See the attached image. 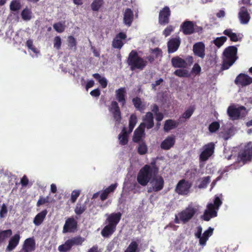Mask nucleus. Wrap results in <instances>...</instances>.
Listing matches in <instances>:
<instances>
[{
	"label": "nucleus",
	"mask_w": 252,
	"mask_h": 252,
	"mask_svg": "<svg viewBox=\"0 0 252 252\" xmlns=\"http://www.w3.org/2000/svg\"><path fill=\"white\" fill-rule=\"evenodd\" d=\"M171 63L173 66L175 67H186L187 65L186 62L184 59L179 57L172 58Z\"/></svg>",
	"instance_id": "nucleus-28"
},
{
	"label": "nucleus",
	"mask_w": 252,
	"mask_h": 252,
	"mask_svg": "<svg viewBox=\"0 0 252 252\" xmlns=\"http://www.w3.org/2000/svg\"><path fill=\"white\" fill-rule=\"evenodd\" d=\"M237 49L234 46L227 48L223 52L222 68L228 69L231 66L237 59L236 54Z\"/></svg>",
	"instance_id": "nucleus-3"
},
{
	"label": "nucleus",
	"mask_w": 252,
	"mask_h": 252,
	"mask_svg": "<svg viewBox=\"0 0 252 252\" xmlns=\"http://www.w3.org/2000/svg\"><path fill=\"white\" fill-rule=\"evenodd\" d=\"M61 46V38L60 36H56L54 39V47L59 50Z\"/></svg>",
	"instance_id": "nucleus-52"
},
{
	"label": "nucleus",
	"mask_w": 252,
	"mask_h": 252,
	"mask_svg": "<svg viewBox=\"0 0 252 252\" xmlns=\"http://www.w3.org/2000/svg\"><path fill=\"white\" fill-rule=\"evenodd\" d=\"M210 182V177L209 176L202 178L200 184L198 185V188L200 189L205 188Z\"/></svg>",
	"instance_id": "nucleus-44"
},
{
	"label": "nucleus",
	"mask_w": 252,
	"mask_h": 252,
	"mask_svg": "<svg viewBox=\"0 0 252 252\" xmlns=\"http://www.w3.org/2000/svg\"><path fill=\"white\" fill-rule=\"evenodd\" d=\"M117 186V184H112V185H110L107 188L109 190V191L111 192L115 190V189L116 188Z\"/></svg>",
	"instance_id": "nucleus-63"
},
{
	"label": "nucleus",
	"mask_w": 252,
	"mask_h": 252,
	"mask_svg": "<svg viewBox=\"0 0 252 252\" xmlns=\"http://www.w3.org/2000/svg\"><path fill=\"white\" fill-rule=\"evenodd\" d=\"M238 18L242 24H247L249 23L251 17L246 7L240 8L238 13Z\"/></svg>",
	"instance_id": "nucleus-15"
},
{
	"label": "nucleus",
	"mask_w": 252,
	"mask_h": 252,
	"mask_svg": "<svg viewBox=\"0 0 252 252\" xmlns=\"http://www.w3.org/2000/svg\"><path fill=\"white\" fill-rule=\"evenodd\" d=\"M126 91L125 88H120L116 91V97L117 100L124 106L126 103L125 96Z\"/></svg>",
	"instance_id": "nucleus-25"
},
{
	"label": "nucleus",
	"mask_w": 252,
	"mask_h": 252,
	"mask_svg": "<svg viewBox=\"0 0 252 252\" xmlns=\"http://www.w3.org/2000/svg\"><path fill=\"white\" fill-rule=\"evenodd\" d=\"M127 62L128 64L130 65L132 70L135 69L142 70L147 65V61L139 57L137 53L134 51H132L130 53Z\"/></svg>",
	"instance_id": "nucleus-5"
},
{
	"label": "nucleus",
	"mask_w": 252,
	"mask_h": 252,
	"mask_svg": "<svg viewBox=\"0 0 252 252\" xmlns=\"http://www.w3.org/2000/svg\"><path fill=\"white\" fill-rule=\"evenodd\" d=\"M144 135V128L139 126L134 131L133 140L135 142L139 141Z\"/></svg>",
	"instance_id": "nucleus-30"
},
{
	"label": "nucleus",
	"mask_w": 252,
	"mask_h": 252,
	"mask_svg": "<svg viewBox=\"0 0 252 252\" xmlns=\"http://www.w3.org/2000/svg\"><path fill=\"white\" fill-rule=\"evenodd\" d=\"M223 34L227 35L232 41L236 42L239 40V35H238L236 33L233 32L231 29L224 30Z\"/></svg>",
	"instance_id": "nucleus-33"
},
{
	"label": "nucleus",
	"mask_w": 252,
	"mask_h": 252,
	"mask_svg": "<svg viewBox=\"0 0 252 252\" xmlns=\"http://www.w3.org/2000/svg\"><path fill=\"white\" fill-rule=\"evenodd\" d=\"M83 242V239L80 237L74 238L66 241L64 245L59 247L60 251H67L74 245L81 244Z\"/></svg>",
	"instance_id": "nucleus-13"
},
{
	"label": "nucleus",
	"mask_w": 252,
	"mask_h": 252,
	"mask_svg": "<svg viewBox=\"0 0 252 252\" xmlns=\"http://www.w3.org/2000/svg\"><path fill=\"white\" fill-rule=\"evenodd\" d=\"M93 77L98 80L102 88H105L107 85V81L105 78L101 77L99 74L95 73L93 75Z\"/></svg>",
	"instance_id": "nucleus-38"
},
{
	"label": "nucleus",
	"mask_w": 252,
	"mask_h": 252,
	"mask_svg": "<svg viewBox=\"0 0 252 252\" xmlns=\"http://www.w3.org/2000/svg\"><path fill=\"white\" fill-rule=\"evenodd\" d=\"M138 152L140 155H143L147 153V147L145 143H141L138 148Z\"/></svg>",
	"instance_id": "nucleus-51"
},
{
	"label": "nucleus",
	"mask_w": 252,
	"mask_h": 252,
	"mask_svg": "<svg viewBox=\"0 0 252 252\" xmlns=\"http://www.w3.org/2000/svg\"><path fill=\"white\" fill-rule=\"evenodd\" d=\"M20 240V235L19 234H15L13 236L9 242L8 246L7 247L6 250L8 251H12L18 245Z\"/></svg>",
	"instance_id": "nucleus-29"
},
{
	"label": "nucleus",
	"mask_w": 252,
	"mask_h": 252,
	"mask_svg": "<svg viewBox=\"0 0 252 252\" xmlns=\"http://www.w3.org/2000/svg\"><path fill=\"white\" fill-rule=\"evenodd\" d=\"M177 125V124L176 122L171 120H167L164 126V130L165 131H168L176 127Z\"/></svg>",
	"instance_id": "nucleus-37"
},
{
	"label": "nucleus",
	"mask_w": 252,
	"mask_h": 252,
	"mask_svg": "<svg viewBox=\"0 0 252 252\" xmlns=\"http://www.w3.org/2000/svg\"><path fill=\"white\" fill-rule=\"evenodd\" d=\"M180 44V40L179 38L171 39L168 42V50L169 53H173L176 51Z\"/></svg>",
	"instance_id": "nucleus-24"
},
{
	"label": "nucleus",
	"mask_w": 252,
	"mask_h": 252,
	"mask_svg": "<svg viewBox=\"0 0 252 252\" xmlns=\"http://www.w3.org/2000/svg\"><path fill=\"white\" fill-rule=\"evenodd\" d=\"M174 27L172 26H168L163 32V34L167 37L169 36L171 33L174 31Z\"/></svg>",
	"instance_id": "nucleus-53"
},
{
	"label": "nucleus",
	"mask_w": 252,
	"mask_h": 252,
	"mask_svg": "<svg viewBox=\"0 0 252 252\" xmlns=\"http://www.w3.org/2000/svg\"><path fill=\"white\" fill-rule=\"evenodd\" d=\"M221 204L222 202L220 198L218 196H216L214 203H211L207 205V209L202 216L203 220L208 221L211 218L216 217L217 211Z\"/></svg>",
	"instance_id": "nucleus-4"
},
{
	"label": "nucleus",
	"mask_w": 252,
	"mask_h": 252,
	"mask_svg": "<svg viewBox=\"0 0 252 252\" xmlns=\"http://www.w3.org/2000/svg\"><path fill=\"white\" fill-rule=\"evenodd\" d=\"M80 193V190H73L71 193V200L72 202H74L79 196Z\"/></svg>",
	"instance_id": "nucleus-54"
},
{
	"label": "nucleus",
	"mask_w": 252,
	"mask_h": 252,
	"mask_svg": "<svg viewBox=\"0 0 252 252\" xmlns=\"http://www.w3.org/2000/svg\"><path fill=\"white\" fill-rule=\"evenodd\" d=\"M163 81L162 79H159L157 80L154 83L152 84L153 88L155 89V87L158 85H159Z\"/></svg>",
	"instance_id": "nucleus-60"
},
{
	"label": "nucleus",
	"mask_w": 252,
	"mask_h": 252,
	"mask_svg": "<svg viewBox=\"0 0 252 252\" xmlns=\"http://www.w3.org/2000/svg\"><path fill=\"white\" fill-rule=\"evenodd\" d=\"M76 221L75 220L74 218H70L67 219L65 223L63 226V232L66 233L67 232H72L76 229Z\"/></svg>",
	"instance_id": "nucleus-18"
},
{
	"label": "nucleus",
	"mask_w": 252,
	"mask_h": 252,
	"mask_svg": "<svg viewBox=\"0 0 252 252\" xmlns=\"http://www.w3.org/2000/svg\"><path fill=\"white\" fill-rule=\"evenodd\" d=\"M21 17L24 21H29L32 17L31 9L26 8L21 12Z\"/></svg>",
	"instance_id": "nucleus-36"
},
{
	"label": "nucleus",
	"mask_w": 252,
	"mask_h": 252,
	"mask_svg": "<svg viewBox=\"0 0 252 252\" xmlns=\"http://www.w3.org/2000/svg\"><path fill=\"white\" fill-rule=\"evenodd\" d=\"M201 70L200 66L198 64L195 63L192 68L191 72L195 75H197L200 72Z\"/></svg>",
	"instance_id": "nucleus-56"
},
{
	"label": "nucleus",
	"mask_w": 252,
	"mask_h": 252,
	"mask_svg": "<svg viewBox=\"0 0 252 252\" xmlns=\"http://www.w3.org/2000/svg\"><path fill=\"white\" fill-rule=\"evenodd\" d=\"M226 39L227 38L225 36L217 37L214 40V43L218 47H220L226 41Z\"/></svg>",
	"instance_id": "nucleus-42"
},
{
	"label": "nucleus",
	"mask_w": 252,
	"mask_h": 252,
	"mask_svg": "<svg viewBox=\"0 0 252 252\" xmlns=\"http://www.w3.org/2000/svg\"><path fill=\"white\" fill-rule=\"evenodd\" d=\"M157 169L149 165H145L139 171L137 180L142 186L147 185L150 180L157 173Z\"/></svg>",
	"instance_id": "nucleus-2"
},
{
	"label": "nucleus",
	"mask_w": 252,
	"mask_h": 252,
	"mask_svg": "<svg viewBox=\"0 0 252 252\" xmlns=\"http://www.w3.org/2000/svg\"><path fill=\"white\" fill-rule=\"evenodd\" d=\"M174 74L181 77H187L189 76V72L187 70L177 69L174 72Z\"/></svg>",
	"instance_id": "nucleus-45"
},
{
	"label": "nucleus",
	"mask_w": 252,
	"mask_h": 252,
	"mask_svg": "<svg viewBox=\"0 0 252 252\" xmlns=\"http://www.w3.org/2000/svg\"><path fill=\"white\" fill-rule=\"evenodd\" d=\"M121 216L122 214L120 212L114 213L108 215L105 221L107 225L101 232V234L103 237H108L115 232L116 226L119 223Z\"/></svg>",
	"instance_id": "nucleus-1"
},
{
	"label": "nucleus",
	"mask_w": 252,
	"mask_h": 252,
	"mask_svg": "<svg viewBox=\"0 0 252 252\" xmlns=\"http://www.w3.org/2000/svg\"><path fill=\"white\" fill-rule=\"evenodd\" d=\"M229 116L233 120L243 117L246 114V109L243 106H230L227 110Z\"/></svg>",
	"instance_id": "nucleus-10"
},
{
	"label": "nucleus",
	"mask_w": 252,
	"mask_h": 252,
	"mask_svg": "<svg viewBox=\"0 0 252 252\" xmlns=\"http://www.w3.org/2000/svg\"><path fill=\"white\" fill-rule=\"evenodd\" d=\"M102 5V0H94L91 5L92 8L94 11H97Z\"/></svg>",
	"instance_id": "nucleus-43"
},
{
	"label": "nucleus",
	"mask_w": 252,
	"mask_h": 252,
	"mask_svg": "<svg viewBox=\"0 0 252 252\" xmlns=\"http://www.w3.org/2000/svg\"><path fill=\"white\" fill-rule=\"evenodd\" d=\"M109 111L113 114L114 119L119 122L121 119V113L118 104L116 101H112L109 107Z\"/></svg>",
	"instance_id": "nucleus-19"
},
{
	"label": "nucleus",
	"mask_w": 252,
	"mask_h": 252,
	"mask_svg": "<svg viewBox=\"0 0 252 252\" xmlns=\"http://www.w3.org/2000/svg\"><path fill=\"white\" fill-rule=\"evenodd\" d=\"M220 127V124L217 122L212 123L209 126V131L211 132L216 131Z\"/></svg>",
	"instance_id": "nucleus-49"
},
{
	"label": "nucleus",
	"mask_w": 252,
	"mask_h": 252,
	"mask_svg": "<svg viewBox=\"0 0 252 252\" xmlns=\"http://www.w3.org/2000/svg\"><path fill=\"white\" fill-rule=\"evenodd\" d=\"M138 244L136 242L132 241L129 244L125 252H135Z\"/></svg>",
	"instance_id": "nucleus-46"
},
{
	"label": "nucleus",
	"mask_w": 252,
	"mask_h": 252,
	"mask_svg": "<svg viewBox=\"0 0 252 252\" xmlns=\"http://www.w3.org/2000/svg\"><path fill=\"white\" fill-rule=\"evenodd\" d=\"M46 202V199L45 198H40L37 203V206H40L44 203H45Z\"/></svg>",
	"instance_id": "nucleus-64"
},
{
	"label": "nucleus",
	"mask_w": 252,
	"mask_h": 252,
	"mask_svg": "<svg viewBox=\"0 0 252 252\" xmlns=\"http://www.w3.org/2000/svg\"><path fill=\"white\" fill-rule=\"evenodd\" d=\"M26 45L29 49H32V48L33 47V42L32 40H30V39L27 40V41L26 42Z\"/></svg>",
	"instance_id": "nucleus-61"
},
{
	"label": "nucleus",
	"mask_w": 252,
	"mask_h": 252,
	"mask_svg": "<svg viewBox=\"0 0 252 252\" xmlns=\"http://www.w3.org/2000/svg\"><path fill=\"white\" fill-rule=\"evenodd\" d=\"M132 102L134 106L139 110L142 111L145 109L146 104L143 103L140 98L138 97L134 98Z\"/></svg>",
	"instance_id": "nucleus-34"
},
{
	"label": "nucleus",
	"mask_w": 252,
	"mask_h": 252,
	"mask_svg": "<svg viewBox=\"0 0 252 252\" xmlns=\"http://www.w3.org/2000/svg\"><path fill=\"white\" fill-rule=\"evenodd\" d=\"M85 210V207L84 205L77 204L75 209V212L76 214L80 215L82 214Z\"/></svg>",
	"instance_id": "nucleus-50"
},
{
	"label": "nucleus",
	"mask_w": 252,
	"mask_h": 252,
	"mask_svg": "<svg viewBox=\"0 0 252 252\" xmlns=\"http://www.w3.org/2000/svg\"><path fill=\"white\" fill-rule=\"evenodd\" d=\"M7 213V209L5 204H3L0 210V218H2L5 217Z\"/></svg>",
	"instance_id": "nucleus-55"
},
{
	"label": "nucleus",
	"mask_w": 252,
	"mask_h": 252,
	"mask_svg": "<svg viewBox=\"0 0 252 252\" xmlns=\"http://www.w3.org/2000/svg\"><path fill=\"white\" fill-rule=\"evenodd\" d=\"M119 143L121 145H126L128 142L127 134L125 128H124L121 133L119 135Z\"/></svg>",
	"instance_id": "nucleus-32"
},
{
	"label": "nucleus",
	"mask_w": 252,
	"mask_h": 252,
	"mask_svg": "<svg viewBox=\"0 0 252 252\" xmlns=\"http://www.w3.org/2000/svg\"><path fill=\"white\" fill-rule=\"evenodd\" d=\"M192 184L184 179L180 180L177 184L175 191L179 194L186 195L189 192Z\"/></svg>",
	"instance_id": "nucleus-9"
},
{
	"label": "nucleus",
	"mask_w": 252,
	"mask_h": 252,
	"mask_svg": "<svg viewBox=\"0 0 252 252\" xmlns=\"http://www.w3.org/2000/svg\"><path fill=\"white\" fill-rule=\"evenodd\" d=\"M21 183L22 186H25L28 185L29 180L26 176L23 177L21 179Z\"/></svg>",
	"instance_id": "nucleus-58"
},
{
	"label": "nucleus",
	"mask_w": 252,
	"mask_h": 252,
	"mask_svg": "<svg viewBox=\"0 0 252 252\" xmlns=\"http://www.w3.org/2000/svg\"><path fill=\"white\" fill-rule=\"evenodd\" d=\"M198 208V206H193L190 204L185 210L179 213V218L182 222L186 223L195 215Z\"/></svg>",
	"instance_id": "nucleus-7"
},
{
	"label": "nucleus",
	"mask_w": 252,
	"mask_h": 252,
	"mask_svg": "<svg viewBox=\"0 0 252 252\" xmlns=\"http://www.w3.org/2000/svg\"><path fill=\"white\" fill-rule=\"evenodd\" d=\"M21 7V3L18 0H12L10 4V9L13 11L19 10Z\"/></svg>",
	"instance_id": "nucleus-39"
},
{
	"label": "nucleus",
	"mask_w": 252,
	"mask_h": 252,
	"mask_svg": "<svg viewBox=\"0 0 252 252\" xmlns=\"http://www.w3.org/2000/svg\"><path fill=\"white\" fill-rule=\"evenodd\" d=\"M194 111L193 107H189L183 114V117L185 119H189L193 114Z\"/></svg>",
	"instance_id": "nucleus-47"
},
{
	"label": "nucleus",
	"mask_w": 252,
	"mask_h": 252,
	"mask_svg": "<svg viewBox=\"0 0 252 252\" xmlns=\"http://www.w3.org/2000/svg\"><path fill=\"white\" fill-rule=\"evenodd\" d=\"M143 128L146 127L150 129L154 126V119L153 114L151 112H147L143 118V122L139 125Z\"/></svg>",
	"instance_id": "nucleus-14"
},
{
	"label": "nucleus",
	"mask_w": 252,
	"mask_h": 252,
	"mask_svg": "<svg viewBox=\"0 0 252 252\" xmlns=\"http://www.w3.org/2000/svg\"><path fill=\"white\" fill-rule=\"evenodd\" d=\"M252 159V147L248 144L245 148L241 150L238 154L237 161L242 164H245L247 161Z\"/></svg>",
	"instance_id": "nucleus-8"
},
{
	"label": "nucleus",
	"mask_w": 252,
	"mask_h": 252,
	"mask_svg": "<svg viewBox=\"0 0 252 252\" xmlns=\"http://www.w3.org/2000/svg\"><path fill=\"white\" fill-rule=\"evenodd\" d=\"M235 83L241 86H247L252 83V78L247 75L240 74L235 79Z\"/></svg>",
	"instance_id": "nucleus-21"
},
{
	"label": "nucleus",
	"mask_w": 252,
	"mask_h": 252,
	"mask_svg": "<svg viewBox=\"0 0 252 252\" xmlns=\"http://www.w3.org/2000/svg\"><path fill=\"white\" fill-rule=\"evenodd\" d=\"M90 94L93 96H98L100 95V91L99 89H95L91 92Z\"/></svg>",
	"instance_id": "nucleus-57"
},
{
	"label": "nucleus",
	"mask_w": 252,
	"mask_h": 252,
	"mask_svg": "<svg viewBox=\"0 0 252 252\" xmlns=\"http://www.w3.org/2000/svg\"><path fill=\"white\" fill-rule=\"evenodd\" d=\"M94 82L93 80H89L86 85V89L87 90H88L89 88H92L94 86Z\"/></svg>",
	"instance_id": "nucleus-59"
},
{
	"label": "nucleus",
	"mask_w": 252,
	"mask_h": 252,
	"mask_svg": "<svg viewBox=\"0 0 252 252\" xmlns=\"http://www.w3.org/2000/svg\"><path fill=\"white\" fill-rule=\"evenodd\" d=\"M12 235V231L10 229L6 230L0 232V246L8 238Z\"/></svg>",
	"instance_id": "nucleus-35"
},
{
	"label": "nucleus",
	"mask_w": 252,
	"mask_h": 252,
	"mask_svg": "<svg viewBox=\"0 0 252 252\" xmlns=\"http://www.w3.org/2000/svg\"><path fill=\"white\" fill-rule=\"evenodd\" d=\"M170 11L168 7H165L160 11L159 14V22L161 25H165L169 22Z\"/></svg>",
	"instance_id": "nucleus-17"
},
{
	"label": "nucleus",
	"mask_w": 252,
	"mask_h": 252,
	"mask_svg": "<svg viewBox=\"0 0 252 252\" xmlns=\"http://www.w3.org/2000/svg\"><path fill=\"white\" fill-rule=\"evenodd\" d=\"M156 115V120L158 121H161L163 118V115L160 113H158L155 114Z\"/></svg>",
	"instance_id": "nucleus-62"
},
{
	"label": "nucleus",
	"mask_w": 252,
	"mask_h": 252,
	"mask_svg": "<svg viewBox=\"0 0 252 252\" xmlns=\"http://www.w3.org/2000/svg\"><path fill=\"white\" fill-rule=\"evenodd\" d=\"M175 143L174 136H169L167 137L161 143L160 147L163 150H168L172 147Z\"/></svg>",
	"instance_id": "nucleus-22"
},
{
	"label": "nucleus",
	"mask_w": 252,
	"mask_h": 252,
	"mask_svg": "<svg viewBox=\"0 0 252 252\" xmlns=\"http://www.w3.org/2000/svg\"><path fill=\"white\" fill-rule=\"evenodd\" d=\"M126 37V35L125 33L120 32L113 41V47L115 48L121 49L124 44L122 40L125 39Z\"/></svg>",
	"instance_id": "nucleus-20"
},
{
	"label": "nucleus",
	"mask_w": 252,
	"mask_h": 252,
	"mask_svg": "<svg viewBox=\"0 0 252 252\" xmlns=\"http://www.w3.org/2000/svg\"><path fill=\"white\" fill-rule=\"evenodd\" d=\"M182 29L185 34H190L194 31L193 24L191 21H186L183 24Z\"/></svg>",
	"instance_id": "nucleus-27"
},
{
	"label": "nucleus",
	"mask_w": 252,
	"mask_h": 252,
	"mask_svg": "<svg viewBox=\"0 0 252 252\" xmlns=\"http://www.w3.org/2000/svg\"><path fill=\"white\" fill-rule=\"evenodd\" d=\"M53 28L58 32H63L65 29L64 23L59 22L53 25Z\"/></svg>",
	"instance_id": "nucleus-41"
},
{
	"label": "nucleus",
	"mask_w": 252,
	"mask_h": 252,
	"mask_svg": "<svg viewBox=\"0 0 252 252\" xmlns=\"http://www.w3.org/2000/svg\"><path fill=\"white\" fill-rule=\"evenodd\" d=\"M24 248L26 252L34 251L35 248V242L34 240L32 238L27 239L25 241Z\"/></svg>",
	"instance_id": "nucleus-31"
},
{
	"label": "nucleus",
	"mask_w": 252,
	"mask_h": 252,
	"mask_svg": "<svg viewBox=\"0 0 252 252\" xmlns=\"http://www.w3.org/2000/svg\"><path fill=\"white\" fill-rule=\"evenodd\" d=\"M153 179L151 181L152 188H150L148 191H158L161 190L163 188L164 181L162 177L160 176H153Z\"/></svg>",
	"instance_id": "nucleus-12"
},
{
	"label": "nucleus",
	"mask_w": 252,
	"mask_h": 252,
	"mask_svg": "<svg viewBox=\"0 0 252 252\" xmlns=\"http://www.w3.org/2000/svg\"><path fill=\"white\" fill-rule=\"evenodd\" d=\"M214 228L210 227L202 233V228L201 226H198L195 228L194 231L195 237L199 239V244L202 246H204L209 238L212 235Z\"/></svg>",
	"instance_id": "nucleus-6"
},
{
	"label": "nucleus",
	"mask_w": 252,
	"mask_h": 252,
	"mask_svg": "<svg viewBox=\"0 0 252 252\" xmlns=\"http://www.w3.org/2000/svg\"><path fill=\"white\" fill-rule=\"evenodd\" d=\"M133 20V12L130 8H126L124 12V23L130 27Z\"/></svg>",
	"instance_id": "nucleus-23"
},
{
	"label": "nucleus",
	"mask_w": 252,
	"mask_h": 252,
	"mask_svg": "<svg viewBox=\"0 0 252 252\" xmlns=\"http://www.w3.org/2000/svg\"><path fill=\"white\" fill-rule=\"evenodd\" d=\"M215 144L209 143L204 145L202 148V151L200 155V160L202 161L207 160L214 152Z\"/></svg>",
	"instance_id": "nucleus-11"
},
{
	"label": "nucleus",
	"mask_w": 252,
	"mask_h": 252,
	"mask_svg": "<svg viewBox=\"0 0 252 252\" xmlns=\"http://www.w3.org/2000/svg\"><path fill=\"white\" fill-rule=\"evenodd\" d=\"M137 123V117L136 116L132 114L130 116V117L129 118V132H131L133 128L136 125Z\"/></svg>",
	"instance_id": "nucleus-40"
},
{
	"label": "nucleus",
	"mask_w": 252,
	"mask_h": 252,
	"mask_svg": "<svg viewBox=\"0 0 252 252\" xmlns=\"http://www.w3.org/2000/svg\"><path fill=\"white\" fill-rule=\"evenodd\" d=\"M205 45L202 42L195 43L193 46L194 54L197 56L203 59L205 57Z\"/></svg>",
	"instance_id": "nucleus-16"
},
{
	"label": "nucleus",
	"mask_w": 252,
	"mask_h": 252,
	"mask_svg": "<svg viewBox=\"0 0 252 252\" xmlns=\"http://www.w3.org/2000/svg\"><path fill=\"white\" fill-rule=\"evenodd\" d=\"M47 214V211L44 210L38 213L34 217L33 223L36 226H39L43 222L46 215Z\"/></svg>",
	"instance_id": "nucleus-26"
},
{
	"label": "nucleus",
	"mask_w": 252,
	"mask_h": 252,
	"mask_svg": "<svg viewBox=\"0 0 252 252\" xmlns=\"http://www.w3.org/2000/svg\"><path fill=\"white\" fill-rule=\"evenodd\" d=\"M68 46L69 48L71 49H75L76 48V40L75 38L72 36H69L68 37Z\"/></svg>",
	"instance_id": "nucleus-48"
}]
</instances>
